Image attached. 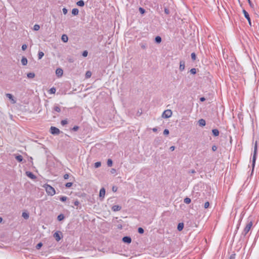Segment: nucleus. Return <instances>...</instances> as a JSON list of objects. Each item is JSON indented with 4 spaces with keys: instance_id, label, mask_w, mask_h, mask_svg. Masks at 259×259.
I'll use <instances>...</instances> for the list:
<instances>
[{
    "instance_id": "nucleus-1",
    "label": "nucleus",
    "mask_w": 259,
    "mask_h": 259,
    "mask_svg": "<svg viewBox=\"0 0 259 259\" xmlns=\"http://www.w3.org/2000/svg\"><path fill=\"white\" fill-rule=\"evenodd\" d=\"M44 187L48 195L53 196L55 194L56 192L55 189L50 185L46 184L45 185Z\"/></svg>"
},
{
    "instance_id": "nucleus-2",
    "label": "nucleus",
    "mask_w": 259,
    "mask_h": 259,
    "mask_svg": "<svg viewBox=\"0 0 259 259\" xmlns=\"http://www.w3.org/2000/svg\"><path fill=\"white\" fill-rule=\"evenodd\" d=\"M252 226V223L251 222H249V223H248L247 224L246 227L244 229V230L242 233V234L245 236L248 233V232L250 230Z\"/></svg>"
},
{
    "instance_id": "nucleus-3",
    "label": "nucleus",
    "mask_w": 259,
    "mask_h": 259,
    "mask_svg": "<svg viewBox=\"0 0 259 259\" xmlns=\"http://www.w3.org/2000/svg\"><path fill=\"white\" fill-rule=\"evenodd\" d=\"M257 153V142H255L254 147V151H253V155L252 157V169H253L255 164V160H256V156Z\"/></svg>"
},
{
    "instance_id": "nucleus-4",
    "label": "nucleus",
    "mask_w": 259,
    "mask_h": 259,
    "mask_svg": "<svg viewBox=\"0 0 259 259\" xmlns=\"http://www.w3.org/2000/svg\"><path fill=\"white\" fill-rule=\"evenodd\" d=\"M172 115V111L170 109H167L165 110L162 114V117L164 118H167L171 117Z\"/></svg>"
},
{
    "instance_id": "nucleus-5",
    "label": "nucleus",
    "mask_w": 259,
    "mask_h": 259,
    "mask_svg": "<svg viewBox=\"0 0 259 259\" xmlns=\"http://www.w3.org/2000/svg\"><path fill=\"white\" fill-rule=\"evenodd\" d=\"M50 132L53 135H58L60 131L59 128L54 127V126H51L50 128Z\"/></svg>"
},
{
    "instance_id": "nucleus-6",
    "label": "nucleus",
    "mask_w": 259,
    "mask_h": 259,
    "mask_svg": "<svg viewBox=\"0 0 259 259\" xmlns=\"http://www.w3.org/2000/svg\"><path fill=\"white\" fill-rule=\"evenodd\" d=\"M61 233L60 232H56L54 233V237L55 238V239H56V240L57 241H59L61 239Z\"/></svg>"
},
{
    "instance_id": "nucleus-7",
    "label": "nucleus",
    "mask_w": 259,
    "mask_h": 259,
    "mask_svg": "<svg viewBox=\"0 0 259 259\" xmlns=\"http://www.w3.org/2000/svg\"><path fill=\"white\" fill-rule=\"evenodd\" d=\"M243 13L244 17L247 19L249 25H251V20L248 13L245 10H243Z\"/></svg>"
},
{
    "instance_id": "nucleus-8",
    "label": "nucleus",
    "mask_w": 259,
    "mask_h": 259,
    "mask_svg": "<svg viewBox=\"0 0 259 259\" xmlns=\"http://www.w3.org/2000/svg\"><path fill=\"white\" fill-rule=\"evenodd\" d=\"M122 241L124 243H130L132 241V239L130 237L124 236L122 238Z\"/></svg>"
},
{
    "instance_id": "nucleus-9",
    "label": "nucleus",
    "mask_w": 259,
    "mask_h": 259,
    "mask_svg": "<svg viewBox=\"0 0 259 259\" xmlns=\"http://www.w3.org/2000/svg\"><path fill=\"white\" fill-rule=\"evenodd\" d=\"M63 73V71L61 68H57L56 70V74L58 77H61L62 76Z\"/></svg>"
},
{
    "instance_id": "nucleus-10",
    "label": "nucleus",
    "mask_w": 259,
    "mask_h": 259,
    "mask_svg": "<svg viewBox=\"0 0 259 259\" xmlns=\"http://www.w3.org/2000/svg\"><path fill=\"white\" fill-rule=\"evenodd\" d=\"M185 62L183 60L180 62V70L182 71L185 69Z\"/></svg>"
},
{
    "instance_id": "nucleus-11",
    "label": "nucleus",
    "mask_w": 259,
    "mask_h": 259,
    "mask_svg": "<svg viewBox=\"0 0 259 259\" xmlns=\"http://www.w3.org/2000/svg\"><path fill=\"white\" fill-rule=\"evenodd\" d=\"M121 207L118 205H114L112 207V210L113 211H117L120 210Z\"/></svg>"
},
{
    "instance_id": "nucleus-12",
    "label": "nucleus",
    "mask_w": 259,
    "mask_h": 259,
    "mask_svg": "<svg viewBox=\"0 0 259 259\" xmlns=\"http://www.w3.org/2000/svg\"><path fill=\"white\" fill-rule=\"evenodd\" d=\"M105 195V189L102 188L100 190L99 196L100 197L104 198Z\"/></svg>"
},
{
    "instance_id": "nucleus-13",
    "label": "nucleus",
    "mask_w": 259,
    "mask_h": 259,
    "mask_svg": "<svg viewBox=\"0 0 259 259\" xmlns=\"http://www.w3.org/2000/svg\"><path fill=\"white\" fill-rule=\"evenodd\" d=\"M26 175L30 178L32 179H34L36 178V177L31 172L29 171H27L26 172Z\"/></svg>"
},
{
    "instance_id": "nucleus-14",
    "label": "nucleus",
    "mask_w": 259,
    "mask_h": 259,
    "mask_svg": "<svg viewBox=\"0 0 259 259\" xmlns=\"http://www.w3.org/2000/svg\"><path fill=\"white\" fill-rule=\"evenodd\" d=\"M198 123L200 126H203L206 124V122L204 119H200L198 120Z\"/></svg>"
},
{
    "instance_id": "nucleus-15",
    "label": "nucleus",
    "mask_w": 259,
    "mask_h": 259,
    "mask_svg": "<svg viewBox=\"0 0 259 259\" xmlns=\"http://www.w3.org/2000/svg\"><path fill=\"white\" fill-rule=\"evenodd\" d=\"M61 39L63 42H66L68 40L67 35L66 34H63L61 37Z\"/></svg>"
},
{
    "instance_id": "nucleus-16",
    "label": "nucleus",
    "mask_w": 259,
    "mask_h": 259,
    "mask_svg": "<svg viewBox=\"0 0 259 259\" xmlns=\"http://www.w3.org/2000/svg\"><path fill=\"white\" fill-rule=\"evenodd\" d=\"M6 96L10 100H12L13 101V103H15L16 102L14 100V97H13V95L12 94H6Z\"/></svg>"
},
{
    "instance_id": "nucleus-17",
    "label": "nucleus",
    "mask_w": 259,
    "mask_h": 259,
    "mask_svg": "<svg viewBox=\"0 0 259 259\" xmlns=\"http://www.w3.org/2000/svg\"><path fill=\"white\" fill-rule=\"evenodd\" d=\"M21 63L23 65H26L27 64V59L26 58L23 57L21 59Z\"/></svg>"
},
{
    "instance_id": "nucleus-18",
    "label": "nucleus",
    "mask_w": 259,
    "mask_h": 259,
    "mask_svg": "<svg viewBox=\"0 0 259 259\" xmlns=\"http://www.w3.org/2000/svg\"><path fill=\"white\" fill-rule=\"evenodd\" d=\"M15 158L19 162H22L23 159V157L21 155H16Z\"/></svg>"
},
{
    "instance_id": "nucleus-19",
    "label": "nucleus",
    "mask_w": 259,
    "mask_h": 259,
    "mask_svg": "<svg viewBox=\"0 0 259 259\" xmlns=\"http://www.w3.org/2000/svg\"><path fill=\"white\" fill-rule=\"evenodd\" d=\"M183 228H184V224L183 223H179L178 227H177V229L179 231H180L183 230Z\"/></svg>"
},
{
    "instance_id": "nucleus-20",
    "label": "nucleus",
    "mask_w": 259,
    "mask_h": 259,
    "mask_svg": "<svg viewBox=\"0 0 259 259\" xmlns=\"http://www.w3.org/2000/svg\"><path fill=\"white\" fill-rule=\"evenodd\" d=\"M213 135L216 137L218 136L219 135V131L217 129H213L212 131Z\"/></svg>"
},
{
    "instance_id": "nucleus-21",
    "label": "nucleus",
    "mask_w": 259,
    "mask_h": 259,
    "mask_svg": "<svg viewBox=\"0 0 259 259\" xmlns=\"http://www.w3.org/2000/svg\"><path fill=\"white\" fill-rule=\"evenodd\" d=\"M77 5L79 7H83L84 5V2L82 0L79 1L76 3Z\"/></svg>"
},
{
    "instance_id": "nucleus-22",
    "label": "nucleus",
    "mask_w": 259,
    "mask_h": 259,
    "mask_svg": "<svg viewBox=\"0 0 259 259\" xmlns=\"http://www.w3.org/2000/svg\"><path fill=\"white\" fill-rule=\"evenodd\" d=\"M78 12H79L78 10L76 8H74L72 10V14L75 16L78 15Z\"/></svg>"
},
{
    "instance_id": "nucleus-23",
    "label": "nucleus",
    "mask_w": 259,
    "mask_h": 259,
    "mask_svg": "<svg viewBox=\"0 0 259 259\" xmlns=\"http://www.w3.org/2000/svg\"><path fill=\"white\" fill-rule=\"evenodd\" d=\"M155 41L156 43L159 44L161 42V38L159 36H157L155 38Z\"/></svg>"
},
{
    "instance_id": "nucleus-24",
    "label": "nucleus",
    "mask_w": 259,
    "mask_h": 259,
    "mask_svg": "<svg viewBox=\"0 0 259 259\" xmlns=\"http://www.w3.org/2000/svg\"><path fill=\"white\" fill-rule=\"evenodd\" d=\"M27 77L29 78H33L35 76V74L32 72H29L27 74Z\"/></svg>"
},
{
    "instance_id": "nucleus-25",
    "label": "nucleus",
    "mask_w": 259,
    "mask_h": 259,
    "mask_svg": "<svg viewBox=\"0 0 259 259\" xmlns=\"http://www.w3.org/2000/svg\"><path fill=\"white\" fill-rule=\"evenodd\" d=\"M22 217L25 219H28L29 218V214L26 213V212H23L22 213Z\"/></svg>"
},
{
    "instance_id": "nucleus-26",
    "label": "nucleus",
    "mask_w": 259,
    "mask_h": 259,
    "mask_svg": "<svg viewBox=\"0 0 259 259\" xmlns=\"http://www.w3.org/2000/svg\"><path fill=\"white\" fill-rule=\"evenodd\" d=\"M184 201L186 204H189L191 202V200L190 198L186 197L184 199Z\"/></svg>"
},
{
    "instance_id": "nucleus-27",
    "label": "nucleus",
    "mask_w": 259,
    "mask_h": 259,
    "mask_svg": "<svg viewBox=\"0 0 259 259\" xmlns=\"http://www.w3.org/2000/svg\"><path fill=\"white\" fill-rule=\"evenodd\" d=\"M107 163L108 166H112L113 164L112 160L111 159H108Z\"/></svg>"
},
{
    "instance_id": "nucleus-28",
    "label": "nucleus",
    "mask_w": 259,
    "mask_h": 259,
    "mask_svg": "<svg viewBox=\"0 0 259 259\" xmlns=\"http://www.w3.org/2000/svg\"><path fill=\"white\" fill-rule=\"evenodd\" d=\"M56 89L54 87L51 88L49 91L50 94H55L56 92Z\"/></svg>"
},
{
    "instance_id": "nucleus-29",
    "label": "nucleus",
    "mask_w": 259,
    "mask_h": 259,
    "mask_svg": "<svg viewBox=\"0 0 259 259\" xmlns=\"http://www.w3.org/2000/svg\"><path fill=\"white\" fill-rule=\"evenodd\" d=\"M44 56V53L42 52H39L38 54V59H41Z\"/></svg>"
},
{
    "instance_id": "nucleus-30",
    "label": "nucleus",
    "mask_w": 259,
    "mask_h": 259,
    "mask_svg": "<svg viewBox=\"0 0 259 259\" xmlns=\"http://www.w3.org/2000/svg\"><path fill=\"white\" fill-rule=\"evenodd\" d=\"M64 219V217L62 214H59L57 217V219L60 221L63 220Z\"/></svg>"
},
{
    "instance_id": "nucleus-31",
    "label": "nucleus",
    "mask_w": 259,
    "mask_h": 259,
    "mask_svg": "<svg viewBox=\"0 0 259 259\" xmlns=\"http://www.w3.org/2000/svg\"><path fill=\"white\" fill-rule=\"evenodd\" d=\"M54 110L57 112H60L61 111V109L58 106H55Z\"/></svg>"
},
{
    "instance_id": "nucleus-32",
    "label": "nucleus",
    "mask_w": 259,
    "mask_h": 259,
    "mask_svg": "<svg viewBox=\"0 0 259 259\" xmlns=\"http://www.w3.org/2000/svg\"><path fill=\"white\" fill-rule=\"evenodd\" d=\"M40 26L38 24H35L33 26V29L35 31H37L39 29Z\"/></svg>"
},
{
    "instance_id": "nucleus-33",
    "label": "nucleus",
    "mask_w": 259,
    "mask_h": 259,
    "mask_svg": "<svg viewBox=\"0 0 259 259\" xmlns=\"http://www.w3.org/2000/svg\"><path fill=\"white\" fill-rule=\"evenodd\" d=\"M191 58L193 61H195L196 59V56L195 53H192L191 55Z\"/></svg>"
},
{
    "instance_id": "nucleus-34",
    "label": "nucleus",
    "mask_w": 259,
    "mask_h": 259,
    "mask_svg": "<svg viewBox=\"0 0 259 259\" xmlns=\"http://www.w3.org/2000/svg\"><path fill=\"white\" fill-rule=\"evenodd\" d=\"M67 199V197L66 196H61L60 197V200L62 202L66 201Z\"/></svg>"
},
{
    "instance_id": "nucleus-35",
    "label": "nucleus",
    "mask_w": 259,
    "mask_h": 259,
    "mask_svg": "<svg viewBox=\"0 0 259 259\" xmlns=\"http://www.w3.org/2000/svg\"><path fill=\"white\" fill-rule=\"evenodd\" d=\"M101 165V163L100 162H97L95 163V167L98 168Z\"/></svg>"
},
{
    "instance_id": "nucleus-36",
    "label": "nucleus",
    "mask_w": 259,
    "mask_h": 259,
    "mask_svg": "<svg viewBox=\"0 0 259 259\" xmlns=\"http://www.w3.org/2000/svg\"><path fill=\"white\" fill-rule=\"evenodd\" d=\"M140 46H141V48H142V49H143V50L146 49V48H147V45H146V44H144V43H141V44H140Z\"/></svg>"
},
{
    "instance_id": "nucleus-37",
    "label": "nucleus",
    "mask_w": 259,
    "mask_h": 259,
    "mask_svg": "<svg viewBox=\"0 0 259 259\" xmlns=\"http://www.w3.org/2000/svg\"><path fill=\"white\" fill-rule=\"evenodd\" d=\"M42 246V243H41V242H39L36 245V249H39L40 248V247Z\"/></svg>"
},
{
    "instance_id": "nucleus-38",
    "label": "nucleus",
    "mask_w": 259,
    "mask_h": 259,
    "mask_svg": "<svg viewBox=\"0 0 259 259\" xmlns=\"http://www.w3.org/2000/svg\"><path fill=\"white\" fill-rule=\"evenodd\" d=\"M139 12H140L141 14H143L145 13V10L144 9L140 7L139 8Z\"/></svg>"
},
{
    "instance_id": "nucleus-39",
    "label": "nucleus",
    "mask_w": 259,
    "mask_h": 259,
    "mask_svg": "<svg viewBox=\"0 0 259 259\" xmlns=\"http://www.w3.org/2000/svg\"><path fill=\"white\" fill-rule=\"evenodd\" d=\"M164 12L166 14L168 15L170 13V11L169 9L167 8H164Z\"/></svg>"
},
{
    "instance_id": "nucleus-40",
    "label": "nucleus",
    "mask_w": 259,
    "mask_h": 259,
    "mask_svg": "<svg viewBox=\"0 0 259 259\" xmlns=\"http://www.w3.org/2000/svg\"><path fill=\"white\" fill-rule=\"evenodd\" d=\"M72 186V183H71V182H68V183H67L65 185V186L67 187V188H70V187H71Z\"/></svg>"
},
{
    "instance_id": "nucleus-41",
    "label": "nucleus",
    "mask_w": 259,
    "mask_h": 259,
    "mask_svg": "<svg viewBox=\"0 0 259 259\" xmlns=\"http://www.w3.org/2000/svg\"><path fill=\"white\" fill-rule=\"evenodd\" d=\"M144 229L140 227L138 228V232L140 234H143L144 233Z\"/></svg>"
},
{
    "instance_id": "nucleus-42",
    "label": "nucleus",
    "mask_w": 259,
    "mask_h": 259,
    "mask_svg": "<svg viewBox=\"0 0 259 259\" xmlns=\"http://www.w3.org/2000/svg\"><path fill=\"white\" fill-rule=\"evenodd\" d=\"M191 73L195 74L196 73V70L195 68H192L190 70Z\"/></svg>"
},
{
    "instance_id": "nucleus-43",
    "label": "nucleus",
    "mask_w": 259,
    "mask_h": 259,
    "mask_svg": "<svg viewBox=\"0 0 259 259\" xmlns=\"http://www.w3.org/2000/svg\"><path fill=\"white\" fill-rule=\"evenodd\" d=\"M61 124H62V125H65V124H67L68 121H67V120L66 119H65V120H62V121H61Z\"/></svg>"
},
{
    "instance_id": "nucleus-44",
    "label": "nucleus",
    "mask_w": 259,
    "mask_h": 259,
    "mask_svg": "<svg viewBox=\"0 0 259 259\" xmlns=\"http://www.w3.org/2000/svg\"><path fill=\"white\" fill-rule=\"evenodd\" d=\"M209 206V202L207 201L204 203V207L205 208H207Z\"/></svg>"
},
{
    "instance_id": "nucleus-45",
    "label": "nucleus",
    "mask_w": 259,
    "mask_h": 259,
    "mask_svg": "<svg viewBox=\"0 0 259 259\" xmlns=\"http://www.w3.org/2000/svg\"><path fill=\"white\" fill-rule=\"evenodd\" d=\"M169 131L168 129H165L163 131V134L164 135H168L169 134Z\"/></svg>"
},
{
    "instance_id": "nucleus-46",
    "label": "nucleus",
    "mask_w": 259,
    "mask_h": 259,
    "mask_svg": "<svg viewBox=\"0 0 259 259\" xmlns=\"http://www.w3.org/2000/svg\"><path fill=\"white\" fill-rule=\"evenodd\" d=\"M88 52L87 51H84L82 53V56L84 57H85L88 56Z\"/></svg>"
},
{
    "instance_id": "nucleus-47",
    "label": "nucleus",
    "mask_w": 259,
    "mask_h": 259,
    "mask_svg": "<svg viewBox=\"0 0 259 259\" xmlns=\"http://www.w3.org/2000/svg\"><path fill=\"white\" fill-rule=\"evenodd\" d=\"M85 75L87 78H89L91 76V72L90 71H87Z\"/></svg>"
},
{
    "instance_id": "nucleus-48",
    "label": "nucleus",
    "mask_w": 259,
    "mask_h": 259,
    "mask_svg": "<svg viewBox=\"0 0 259 259\" xmlns=\"http://www.w3.org/2000/svg\"><path fill=\"white\" fill-rule=\"evenodd\" d=\"M62 11H63V14L64 15H66L67 13V12H68L67 9L65 8H63Z\"/></svg>"
},
{
    "instance_id": "nucleus-49",
    "label": "nucleus",
    "mask_w": 259,
    "mask_h": 259,
    "mask_svg": "<svg viewBox=\"0 0 259 259\" xmlns=\"http://www.w3.org/2000/svg\"><path fill=\"white\" fill-rule=\"evenodd\" d=\"M27 49V45L25 44H24L22 46V50L23 51H25Z\"/></svg>"
},
{
    "instance_id": "nucleus-50",
    "label": "nucleus",
    "mask_w": 259,
    "mask_h": 259,
    "mask_svg": "<svg viewBox=\"0 0 259 259\" xmlns=\"http://www.w3.org/2000/svg\"><path fill=\"white\" fill-rule=\"evenodd\" d=\"M217 147L215 145H213L212 146V150L213 151H215L217 150Z\"/></svg>"
},
{
    "instance_id": "nucleus-51",
    "label": "nucleus",
    "mask_w": 259,
    "mask_h": 259,
    "mask_svg": "<svg viewBox=\"0 0 259 259\" xmlns=\"http://www.w3.org/2000/svg\"><path fill=\"white\" fill-rule=\"evenodd\" d=\"M63 177L64 179L67 180L69 178V175L68 174H65Z\"/></svg>"
},
{
    "instance_id": "nucleus-52",
    "label": "nucleus",
    "mask_w": 259,
    "mask_h": 259,
    "mask_svg": "<svg viewBox=\"0 0 259 259\" xmlns=\"http://www.w3.org/2000/svg\"><path fill=\"white\" fill-rule=\"evenodd\" d=\"M74 204L75 206H78L79 205L80 203L78 200H76L74 201Z\"/></svg>"
},
{
    "instance_id": "nucleus-53",
    "label": "nucleus",
    "mask_w": 259,
    "mask_h": 259,
    "mask_svg": "<svg viewBox=\"0 0 259 259\" xmlns=\"http://www.w3.org/2000/svg\"><path fill=\"white\" fill-rule=\"evenodd\" d=\"M78 129V126H74L73 128H72V130L74 131H77Z\"/></svg>"
},
{
    "instance_id": "nucleus-54",
    "label": "nucleus",
    "mask_w": 259,
    "mask_h": 259,
    "mask_svg": "<svg viewBox=\"0 0 259 259\" xmlns=\"http://www.w3.org/2000/svg\"><path fill=\"white\" fill-rule=\"evenodd\" d=\"M188 172L189 174H195L196 172L195 170L194 169H191V170H190Z\"/></svg>"
},
{
    "instance_id": "nucleus-55",
    "label": "nucleus",
    "mask_w": 259,
    "mask_h": 259,
    "mask_svg": "<svg viewBox=\"0 0 259 259\" xmlns=\"http://www.w3.org/2000/svg\"><path fill=\"white\" fill-rule=\"evenodd\" d=\"M235 254H232L230 256V259H235Z\"/></svg>"
},
{
    "instance_id": "nucleus-56",
    "label": "nucleus",
    "mask_w": 259,
    "mask_h": 259,
    "mask_svg": "<svg viewBox=\"0 0 259 259\" xmlns=\"http://www.w3.org/2000/svg\"><path fill=\"white\" fill-rule=\"evenodd\" d=\"M169 149L171 151H173L175 150V147L174 146H171L170 148H169Z\"/></svg>"
},
{
    "instance_id": "nucleus-57",
    "label": "nucleus",
    "mask_w": 259,
    "mask_h": 259,
    "mask_svg": "<svg viewBox=\"0 0 259 259\" xmlns=\"http://www.w3.org/2000/svg\"><path fill=\"white\" fill-rule=\"evenodd\" d=\"M205 100V98L204 97H201L200 98V101L201 102H203Z\"/></svg>"
},
{
    "instance_id": "nucleus-58",
    "label": "nucleus",
    "mask_w": 259,
    "mask_h": 259,
    "mask_svg": "<svg viewBox=\"0 0 259 259\" xmlns=\"http://www.w3.org/2000/svg\"><path fill=\"white\" fill-rule=\"evenodd\" d=\"M248 2L250 5V7H253V4H252V3L251 2L250 0H248Z\"/></svg>"
},
{
    "instance_id": "nucleus-59",
    "label": "nucleus",
    "mask_w": 259,
    "mask_h": 259,
    "mask_svg": "<svg viewBox=\"0 0 259 259\" xmlns=\"http://www.w3.org/2000/svg\"><path fill=\"white\" fill-rule=\"evenodd\" d=\"M117 188L116 187H113L112 188V191L113 192H116L117 191Z\"/></svg>"
},
{
    "instance_id": "nucleus-60",
    "label": "nucleus",
    "mask_w": 259,
    "mask_h": 259,
    "mask_svg": "<svg viewBox=\"0 0 259 259\" xmlns=\"http://www.w3.org/2000/svg\"><path fill=\"white\" fill-rule=\"evenodd\" d=\"M152 131H153L154 132H157V128H156V127H154V128H152Z\"/></svg>"
},
{
    "instance_id": "nucleus-61",
    "label": "nucleus",
    "mask_w": 259,
    "mask_h": 259,
    "mask_svg": "<svg viewBox=\"0 0 259 259\" xmlns=\"http://www.w3.org/2000/svg\"><path fill=\"white\" fill-rule=\"evenodd\" d=\"M115 171V169H112V170H111V172L112 173H114Z\"/></svg>"
},
{
    "instance_id": "nucleus-62",
    "label": "nucleus",
    "mask_w": 259,
    "mask_h": 259,
    "mask_svg": "<svg viewBox=\"0 0 259 259\" xmlns=\"http://www.w3.org/2000/svg\"><path fill=\"white\" fill-rule=\"evenodd\" d=\"M3 221V218L0 217V223H2Z\"/></svg>"
}]
</instances>
